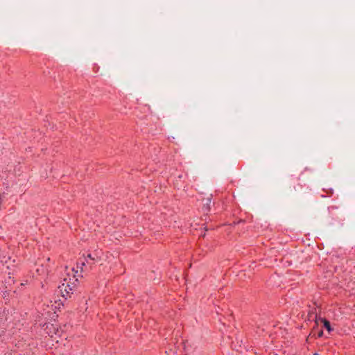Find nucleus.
Instances as JSON below:
<instances>
[{"label": "nucleus", "mask_w": 355, "mask_h": 355, "mask_svg": "<svg viewBox=\"0 0 355 355\" xmlns=\"http://www.w3.org/2000/svg\"><path fill=\"white\" fill-rule=\"evenodd\" d=\"M87 258H89L91 260H94V259L92 257L91 254L87 255Z\"/></svg>", "instance_id": "39448f33"}, {"label": "nucleus", "mask_w": 355, "mask_h": 355, "mask_svg": "<svg viewBox=\"0 0 355 355\" xmlns=\"http://www.w3.org/2000/svg\"><path fill=\"white\" fill-rule=\"evenodd\" d=\"M321 320L324 322V326L327 329V330L330 331L331 327L329 322L324 319H321Z\"/></svg>", "instance_id": "f03ea898"}, {"label": "nucleus", "mask_w": 355, "mask_h": 355, "mask_svg": "<svg viewBox=\"0 0 355 355\" xmlns=\"http://www.w3.org/2000/svg\"><path fill=\"white\" fill-rule=\"evenodd\" d=\"M211 202V199L209 198H207V205H209Z\"/></svg>", "instance_id": "20e7f679"}, {"label": "nucleus", "mask_w": 355, "mask_h": 355, "mask_svg": "<svg viewBox=\"0 0 355 355\" xmlns=\"http://www.w3.org/2000/svg\"><path fill=\"white\" fill-rule=\"evenodd\" d=\"M78 281V279H75L73 282H71V279L68 281L67 279H64V282L61 286L58 287L60 292L63 297H69V294L71 291H73V288L75 286V282Z\"/></svg>", "instance_id": "f257e3e1"}, {"label": "nucleus", "mask_w": 355, "mask_h": 355, "mask_svg": "<svg viewBox=\"0 0 355 355\" xmlns=\"http://www.w3.org/2000/svg\"><path fill=\"white\" fill-rule=\"evenodd\" d=\"M78 264H80L81 270H83V266L85 265V262L83 261H81L80 263H79Z\"/></svg>", "instance_id": "7ed1b4c3"}]
</instances>
